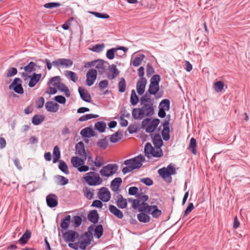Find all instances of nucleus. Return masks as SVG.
<instances>
[{
	"label": "nucleus",
	"mask_w": 250,
	"mask_h": 250,
	"mask_svg": "<svg viewBox=\"0 0 250 250\" xmlns=\"http://www.w3.org/2000/svg\"><path fill=\"white\" fill-rule=\"evenodd\" d=\"M80 133L84 137H90L94 136L93 130L89 127H86L82 129Z\"/></svg>",
	"instance_id": "72a5a7b5"
},
{
	"label": "nucleus",
	"mask_w": 250,
	"mask_h": 250,
	"mask_svg": "<svg viewBox=\"0 0 250 250\" xmlns=\"http://www.w3.org/2000/svg\"><path fill=\"white\" fill-rule=\"evenodd\" d=\"M194 208V206L193 203H190L188 204V207L187 208L185 211L184 216L188 215Z\"/></svg>",
	"instance_id": "338daca9"
},
{
	"label": "nucleus",
	"mask_w": 250,
	"mask_h": 250,
	"mask_svg": "<svg viewBox=\"0 0 250 250\" xmlns=\"http://www.w3.org/2000/svg\"><path fill=\"white\" fill-rule=\"evenodd\" d=\"M61 3L59 2H49L45 3L44 4L43 6L46 8H56L60 6H61Z\"/></svg>",
	"instance_id": "5fc2aeb1"
},
{
	"label": "nucleus",
	"mask_w": 250,
	"mask_h": 250,
	"mask_svg": "<svg viewBox=\"0 0 250 250\" xmlns=\"http://www.w3.org/2000/svg\"><path fill=\"white\" fill-rule=\"evenodd\" d=\"M83 236H82L80 238L78 239V242L74 243H69V246L75 250H78L79 248L84 250L86 247L90 245L91 239L85 235L84 238H83Z\"/></svg>",
	"instance_id": "6e6552de"
},
{
	"label": "nucleus",
	"mask_w": 250,
	"mask_h": 250,
	"mask_svg": "<svg viewBox=\"0 0 250 250\" xmlns=\"http://www.w3.org/2000/svg\"><path fill=\"white\" fill-rule=\"evenodd\" d=\"M122 182V180L121 178L118 177L115 178L111 183V189L114 191H117L119 189Z\"/></svg>",
	"instance_id": "a878e982"
},
{
	"label": "nucleus",
	"mask_w": 250,
	"mask_h": 250,
	"mask_svg": "<svg viewBox=\"0 0 250 250\" xmlns=\"http://www.w3.org/2000/svg\"><path fill=\"white\" fill-rule=\"evenodd\" d=\"M104 162L102 157L97 156L94 161L95 166L100 167L104 164Z\"/></svg>",
	"instance_id": "6e6d98bb"
},
{
	"label": "nucleus",
	"mask_w": 250,
	"mask_h": 250,
	"mask_svg": "<svg viewBox=\"0 0 250 250\" xmlns=\"http://www.w3.org/2000/svg\"><path fill=\"white\" fill-rule=\"evenodd\" d=\"M140 103L142 105L146 104L147 103H151L149 98L146 95L143 96L140 99Z\"/></svg>",
	"instance_id": "052dcab7"
},
{
	"label": "nucleus",
	"mask_w": 250,
	"mask_h": 250,
	"mask_svg": "<svg viewBox=\"0 0 250 250\" xmlns=\"http://www.w3.org/2000/svg\"><path fill=\"white\" fill-rule=\"evenodd\" d=\"M110 141L112 143H116L121 139V137H119L118 132L113 134L110 137Z\"/></svg>",
	"instance_id": "e2e57ef3"
},
{
	"label": "nucleus",
	"mask_w": 250,
	"mask_h": 250,
	"mask_svg": "<svg viewBox=\"0 0 250 250\" xmlns=\"http://www.w3.org/2000/svg\"><path fill=\"white\" fill-rule=\"evenodd\" d=\"M87 217L90 221L95 224L98 221L99 215L96 210H93L89 212Z\"/></svg>",
	"instance_id": "bb28decb"
},
{
	"label": "nucleus",
	"mask_w": 250,
	"mask_h": 250,
	"mask_svg": "<svg viewBox=\"0 0 250 250\" xmlns=\"http://www.w3.org/2000/svg\"><path fill=\"white\" fill-rule=\"evenodd\" d=\"M49 88L47 93L50 94H54L59 90L62 91V87L61 86V78L59 76H55L51 78L48 82Z\"/></svg>",
	"instance_id": "39448f33"
},
{
	"label": "nucleus",
	"mask_w": 250,
	"mask_h": 250,
	"mask_svg": "<svg viewBox=\"0 0 250 250\" xmlns=\"http://www.w3.org/2000/svg\"><path fill=\"white\" fill-rule=\"evenodd\" d=\"M83 179L85 182L90 186H97L100 185L103 180L99 174L95 172L87 173Z\"/></svg>",
	"instance_id": "423d86ee"
},
{
	"label": "nucleus",
	"mask_w": 250,
	"mask_h": 250,
	"mask_svg": "<svg viewBox=\"0 0 250 250\" xmlns=\"http://www.w3.org/2000/svg\"><path fill=\"white\" fill-rule=\"evenodd\" d=\"M61 158V151L59 147L56 146L54 147L53 151V163H56L59 161Z\"/></svg>",
	"instance_id": "c85d7f7f"
},
{
	"label": "nucleus",
	"mask_w": 250,
	"mask_h": 250,
	"mask_svg": "<svg viewBox=\"0 0 250 250\" xmlns=\"http://www.w3.org/2000/svg\"><path fill=\"white\" fill-rule=\"evenodd\" d=\"M141 108L144 116H151L154 114V109L151 103L143 105Z\"/></svg>",
	"instance_id": "6ab92c4d"
},
{
	"label": "nucleus",
	"mask_w": 250,
	"mask_h": 250,
	"mask_svg": "<svg viewBox=\"0 0 250 250\" xmlns=\"http://www.w3.org/2000/svg\"><path fill=\"white\" fill-rule=\"evenodd\" d=\"M119 91L120 92H124L126 89V83L124 78H122L118 84Z\"/></svg>",
	"instance_id": "49530a36"
},
{
	"label": "nucleus",
	"mask_w": 250,
	"mask_h": 250,
	"mask_svg": "<svg viewBox=\"0 0 250 250\" xmlns=\"http://www.w3.org/2000/svg\"><path fill=\"white\" fill-rule=\"evenodd\" d=\"M214 89L216 92H221L224 88V83L222 81H217L214 83Z\"/></svg>",
	"instance_id": "a18cd8bd"
},
{
	"label": "nucleus",
	"mask_w": 250,
	"mask_h": 250,
	"mask_svg": "<svg viewBox=\"0 0 250 250\" xmlns=\"http://www.w3.org/2000/svg\"><path fill=\"white\" fill-rule=\"evenodd\" d=\"M84 196L88 199H92L93 198V189L85 187L83 189Z\"/></svg>",
	"instance_id": "4c0bfd02"
},
{
	"label": "nucleus",
	"mask_w": 250,
	"mask_h": 250,
	"mask_svg": "<svg viewBox=\"0 0 250 250\" xmlns=\"http://www.w3.org/2000/svg\"><path fill=\"white\" fill-rule=\"evenodd\" d=\"M79 92L81 98L86 102H90L91 97L88 92L84 89L80 87L79 88Z\"/></svg>",
	"instance_id": "5701e85b"
},
{
	"label": "nucleus",
	"mask_w": 250,
	"mask_h": 250,
	"mask_svg": "<svg viewBox=\"0 0 250 250\" xmlns=\"http://www.w3.org/2000/svg\"><path fill=\"white\" fill-rule=\"evenodd\" d=\"M103 228L101 225H98L95 229L94 234L99 238L103 234Z\"/></svg>",
	"instance_id": "864d4df0"
},
{
	"label": "nucleus",
	"mask_w": 250,
	"mask_h": 250,
	"mask_svg": "<svg viewBox=\"0 0 250 250\" xmlns=\"http://www.w3.org/2000/svg\"><path fill=\"white\" fill-rule=\"evenodd\" d=\"M145 58V56L144 54H141L138 57L135 58L132 62L133 65L135 67L139 66L142 63Z\"/></svg>",
	"instance_id": "a19ab883"
},
{
	"label": "nucleus",
	"mask_w": 250,
	"mask_h": 250,
	"mask_svg": "<svg viewBox=\"0 0 250 250\" xmlns=\"http://www.w3.org/2000/svg\"><path fill=\"white\" fill-rule=\"evenodd\" d=\"M109 210L112 214L118 218L122 219L123 217V214L122 212L120 210L118 209L115 206L113 205H110L109 207Z\"/></svg>",
	"instance_id": "c756f323"
},
{
	"label": "nucleus",
	"mask_w": 250,
	"mask_h": 250,
	"mask_svg": "<svg viewBox=\"0 0 250 250\" xmlns=\"http://www.w3.org/2000/svg\"><path fill=\"white\" fill-rule=\"evenodd\" d=\"M127 202L126 199L124 198L122 195L117 197V205L119 208H125L127 207Z\"/></svg>",
	"instance_id": "cd10ccee"
},
{
	"label": "nucleus",
	"mask_w": 250,
	"mask_h": 250,
	"mask_svg": "<svg viewBox=\"0 0 250 250\" xmlns=\"http://www.w3.org/2000/svg\"><path fill=\"white\" fill-rule=\"evenodd\" d=\"M95 128L101 132L104 131L106 124L103 122H98L95 124Z\"/></svg>",
	"instance_id": "37998d69"
},
{
	"label": "nucleus",
	"mask_w": 250,
	"mask_h": 250,
	"mask_svg": "<svg viewBox=\"0 0 250 250\" xmlns=\"http://www.w3.org/2000/svg\"><path fill=\"white\" fill-rule=\"evenodd\" d=\"M108 69L109 73L107 75V77L109 79L113 80L119 75V72L115 65H114V64L109 65L108 64Z\"/></svg>",
	"instance_id": "a211bd4d"
},
{
	"label": "nucleus",
	"mask_w": 250,
	"mask_h": 250,
	"mask_svg": "<svg viewBox=\"0 0 250 250\" xmlns=\"http://www.w3.org/2000/svg\"><path fill=\"white\" fill-rule=\"evenodd\" d=\"M76 150L78 155L86 158V153L85 150L84 144L82 142H80L76 144Z\"/></svg>",
	"instance_id": "4be33fe9"
},
{
	"label": "nucleus",
	"mask_w": 250,
	"mask_h": 250,
	"mask_svg": "<svg viewBox=\"0 0 250 250\" xmlns=\"http://www.w3.org/2000/svg\"><path fill=\"white\" fill-rule=\"evenodd\" d=\"M139 101V99L136 94L134 90L131 91V97H130V102L132 105H136Z\"/></svg>",
	"instance_id": "3c124183"
},
{
	"label": "nucleus",
	"mask_w": 250,
	"mask_h": 250,
	"mask_svg": "<svg viewBox=\"0 0 250 250\" xmlns=\"http://www.w3.org/2000/svg\"><path fill=\"white\" fill-rule=\"evenodd\" d=\"M169 122L168 121H166L163 125V129L162 132V134L164 140L167 141L169 139V128L168 127Z\"/></svg>",
	"instance_id": "b1692460"
},
{
	"label": "nucleus",
	"mask_w": 250,
	"mask_h": 250,
	"mask_svg": "<svg viewBox=\"0 0 250 250\" xmlns=\"http://www.w3.org/2000/svg\"><path fill=\"white\" fill-rule=\"evenodd\" d=\"M160 81V77L158 75H155L152 76L150 80V83L154 84H159Z\"/></svg>",
	"instance_id": "bf43d9fd"
},
{
	"label": "nucleus",
	"mask_w": 250,
	"mask_h": 250,
	"mask_svg": "<svg viewBox=\"0 0 250 250\" xmlns=\"http://www.w3.org/2000/svg\"><path fill=\"white\" fill-rule=\"evenodd\" d=\"M141 181L147 186H151L153 184V181L149 178H144L141 179Z\"/></svg>",
	"instance_id": "774afa93"
},
{
	"label": "nucleus",
	"mask_w": 250,
	"mask_h": 250,
	"mask_svg": "<svg viewBox=\"0 0 250 250\" xmlns=\"http://www.w3.org/2000/svg\"><path fill=\"white\" fill-rule=\"evenodd\" d=\"M92 14L95 15L96 17L99 18L108 19L109 18V16L106 14L100 13L95 12H92Z\"/></svg>",
	"instance_id": "680f3d73"
},
{
	"label": "nucleus",
	"mask_w": 250,
	"mask_h": 250,
	"mask_svg": "<svg viewBox=\"0 0 250 250\" xmlns=\"http://www.w3.org/2000/svg\"><path fill=\"white\" fill-rule=\"evenodd\" d=\"M148 196L146 195H139L137 199L133 200L132 207L134 209H138L139 212L150 213L153 218H157L162 214V211L158 209L156 205H150L146 203Z\"/></svg>",
	"instance_id": "f257e3e1"
},
{
	"label": "nucleus",
	"mask_w": 250,
	"mask_h": 250,
	"mask_svg": "<svg viewBox=\"0 0 250 250\" xmlns=\"http://www.w3.org/2000/svg\"><path fill=\"white\" fill-rule=\"evenodd\" d=\"M89 66H94L99 74H103L105 72L109 63L103 60H97L88 63Z\"/></svg>",
	"instance_id": "1a4fd4ad"
},
{
	"label": "nucleus",
	"mask_w": 250,
	"mask_h": 250,
	"mask_svg": "<svg viewBox=\"0 0 250 250\" xmlns=\"http://www.w3.org/2000/svg\"><path fill=\"white\" fill-rule=\"evenodd\" d=\"M45 108L48 111L55 112L59 108V104L54 102H48L45 104Z\"/></svg>",
	"instance_id": "393cba45"
},
{
	"label": "nucleus",
	"mask_w": 250,
	"mask_h": 250,
	"mask_svg": "<svg viewBox=\"0 0 250 250\" xmlns=\"http://www.w3.org/2000/svg\"><path fill=\"white\" fill-rule=\"evenodd\" d=\"M17 73V70L16 68L12 67L7 70L6 76L7 77H12Z\"/></svg>",
	"instance_id": "13d9d810"
},
{
	"label": "nucleus",
	"mask_w": 250,
	"mask_h": 250,
	"mask_svg": "<svg viewBox=\"0 0 250 250\" xmlns=\"http://www.w3.org/2000/svg\"><path fill=\"white\" fill-rule=\"evenodd\" d=\"M37 64L32 62H30L27 65L23 67L24 72L21 73V76L25 79H27V78L30 77L29 74H30L32 72L36 71V67Z\"/></svg>",
	"instance_id": "ddd939ff"
},
{
	"label": "nucleus",
	"mask_w": 250,
	"mask_h": 250,
	"mask_svg": "<svg viewBox=\"0 0 250 250\" xmlns=\"http://www.w3.org/2000/svg\"><path fill=\"white\" fill-rule=\"evenodd\" d=\"M97 144L100 147H101L103 149H105L108 145L107 142L105 139L99 140Z\"/></svg>",
	"instance_id": "4d7b16f0"
},
{
	"label": "nucleus",
	"mask_w": 250,
	"mask_h": 250,
	"mask_svg": "<svg viewBox=\"0 0 250 250\" xmlns=\"http://www.w3.org/2000/svg\"><path fill=\"white\" fill-rule=\"evenodd\" d=\"M98 117V115H96V114H86V115L81 116L79 118V121H81V122H83V121H87L88 120H89V119H91L92 118H96Z\"/></svg>",
	"instance_id": "de8ad7c7"
},
{
	"label": "nucleus",
	"mask_w": 250,
	"mask_h": 250,
	"mask_svg": "<svg viewBox=\"0 0 250 250\" xmlns=\"http://www.w3.org/2000/svg\"><path fill=\"white\" fill-rule=\"evenodd\" d=\"M65 76L69 80L74 83H76L78 79L77 74L71 71H66L65 72Z\"/></svg>",
	"instance_id": "f704fd0d"
},
{
	"label": "nucleus",
	"mask_w": 250,
	"mask_h": 250,
	"mask_svg": "<svg viewBox=\"0 0 250 250\" xmlns=\"http://www.w3.org/2000/svg\"><path fill=\"white\" fill-rule=\"evenodd\" d=\"M82 218L79 216H74L72 220V227L74 228L79 227L82 223Z\"/></svg>",
	"instance_id": "c9c22d12"
},
{
	"label": "nucleus",
	"mask_w": 250,
	"mask_h": 250,
	"mask_svg": "<svg viewBox=\"0 0 250 250\" xmlns=\"http://www.w3.org/2000/svg\"><path fill=\"white\" fill-rule=\"evenodd\" d=\"M44 120V117L42 115H35L32 119V123L34 125H38L41 124Z\"/></svg>",
	"instance_id": "ea45409f"
},
{
	"label": "nucleus",
	"mask_w": 250,
	"mask_h": 250,
	"mask_svg": "<svg viewBox=\"0 0 250 250\" xmlns=\"http://www.w3.org/2000/svg\"><path fill=\"white\" fill-rule=\"evenodd\" d=\"M79 236L78 232L72 230L63 233V239L66 242H74L76 239H79Z\"/></svg>",
	"instance_id": "dca6fc26"
},
{
	"label": "nucleus",
	"mask_w": 250,
	"mask_h": 250,
	"mask_svg": "<svg viewBox=\"0 0 250 250\" xmlns=\"http://www.w3.org/2000/svg\"><path fill=\"white\" fill-rule=\"evenodd\" d=\"M141 213L138 214L137 215V219L138 220L143 223H148L150 221V216L145 213V212H141Z\"/></svg>",
	"instance_id": "473e14b6"
},
{
	"label": "nucleus",
	"mask_w": 250,
	"mask_h": 250,
	"mask_svg": "<svg viewBox=\"0 0 250 250\" xmlns=\"http://www.w3.org/2000/svg\"><path fill=\"white\" fill-rule=\"evenodd\" d=\"M154 72V68L152 66L148 63L146 65V74L147 76H150L153 74Z\"/></svg>",
	"instance_id": "69168bd1"
},
{
	"label": "nucleus",
	"mask_w": 250,
	"mask_h": 250,
	"mask_svg": "<svg viewBox=\"0 0 250 250\" xmlns=\"http://www.w3.org/2000/svg\"><path fill=\"white\" fill-rule=\"evenodd\" d=\"M146 82L147 81L145 78H140L136 84V89L138 94L141 95L144 93Z\"/></svg>",
	"instance_id": "f3484780"
},
{
	"label": "nucleus",
	"mask_w": 250,
	"mask_h": 250,
	"mask_svg": "<svg viewBox=\"0 0 250 250\" xmlns=\"http://www.w3.org/2000/svg\"><path fill=\"white\" fill-rule=\"evenodd\" d=\"M132 114L135 119H141L145 116L141 108L133 109Z\"/></svg>",
	"instance_id": "2f4dec72"
},
{
	"label": "nucleus",
	"mask_w": 250,
	"mask_h": 250,
	"mask_svg": "<svg viewBox=\"0 0 250 250\" xmlns=\"http://www.w3.org/2000/svg\"><path fill=\"white\" fill-rule=\"evenodd\" d=\"M104 47V43L102 44H97L94 45L91 49L93 52L99 53L102 51Z\"/></svg>",
	"instance_id": "603ef678"
},
{
	"label": "nucleus",
	"mask_w": 250,
	"mask_h": 250,
	"mask_svg": "<svg viewBox=\"0 0 250 250\" xmlns=\"http://www.w3.org/2000/svg\"><path fill=\"white\" fill-rule=\"evenodd\" d=\"M153 143L154 146L161 147L163 145L161 136L159 134H156L153 137Z\"/></svg>",
	"instance_id": "e433bc0d"
},
{
	"label": "nucleus",
	"mask_w": 250,
	"mask_h": 250,
	"mask_svg": "<svg viewBox=\"0 0 250 250\" xmlns=\"http://www.w3.org/2000/svg\"><path fill=\"white\" fill-rule=\"evenodd\" d=\"M117 51L116 48H112L108 50L106 53V57L109 60H112L115 57V52Z\"/></svg>",
	"instance_id": "8fccbe9b"
},
{
	"label": "nucleus",
	"mask_w": 250,
	"mask_h": 250,
	"mask_svg": "<svg viewBox=\"0 0 250 250\" xmlns=\"http://www.w3.org/2000/svg\"><path fill=\"white\" fill-rule=\"evenodd\" d=\"M196 141L194 138H192L190 140L188 149L191 150L193 154L195 155L196 154Z\"/></svg>",
	"instance_id": "58836bf2"
},
{
	"label": "nucleus",
	"mask_w": 250,
	"mask_h": 250,
	"mask_svg": "<svg viewBox=\"0 0 250 250\" xmlns=\"http://www.w3.org/2000/svg\"><path fill=\"white\" fill-rule=\"evenodd\" d=\"M71 161L73 166L80 172H85L89 169L87 166L84 165V161L78 157H73Z\"/></svg>",
	"instance_id": "9d476101"
},
{
	"label": "nucleus",
	"mask_w": 250,
	"mask_h": 250,
	"mask_svg": "<svg viewBox=\"0 0 250 250\" xmlns=\"http://www.w3.org/2000/svg\"><path fill=\"white\" fill-rule=\"evenodd\" d=\"M145 155L148 158L152 157L160 158L163 155V152L160 147H153L150 143H147L145 146Z\"/></svg>",
	"instance_id": "7ed1b4c3"
},
{
	"label": "nucleus",
	"mask_w": 250,
	"mask_h": 250,
	"mask_svg": "<svg viewBox=\"0 0 250 250\" xmlns=\"http://www.w3.org/2000/svg\"><path fill=\"white\" fill-rule=\"evenodd\" d=\"M31 232L29 230H26V231L23 234L22 236L19 239V242L21 245L26 244L28 239L30 238Z\"/></svg>",
	"instance_id": "7c9ffc66"
},
{
	"label": "nucleus",
	"mask_w": 250,
	"mask_h": 250,
	"mask_svg": "<svg viewBox=\"0 0 250 250\" xmlns=\"http://www.w3.org/2000/svg\"><path fill=\"white\" fill-rule=\"evenodd\" d=\"M46 203L50 208H54L58 205L57 197L53 194H50L46 197Z\"/></svg>",
	"instance_id": "aec40b11"
},
{
	"label": "nucleus",
	"mask_w": 250,
	"mask_h": 250,
	"mask_svg": "<svg viewBox=\"0 0 250 250\" xmlns=\"http://www.w3.org/2000/svg\"><path fill=\"white\" fill-rule=\"evenodd\" d=\"M159 174L167 183L172 181L171 175L176 174L175 168L171 165H169L167 167H163L158 171Z\"/></svg>",
	"instance_id": "20e7f679"
},
{
	"label": "nucleus",
	"mask_w": 250,
	"mask_h": 250,
	"mask_svg": "<svg viewBox=\"0 0 250 250\" xmlns=\"http://www.w3.org/2000/svg\"><path fill=\"white\" fill-rule=\"evenodd\" d=\"M41 77V74H36L35 73H33L32 76L30 75V77L29 78H30V81L28 83L29 86L30 87H34L39 81Z\"/></svg>",
	"instance_id": "412c9836"
},
{
	"label": "nucleus",
	"mask_w": 250,
	"mask_h": 250,
	"mask_svg": "<svg viewBox=\"0 0 250 250\" xmlns=\"http://www.w3.org/2000/svg\"><path fill=\"white\" fill-rule=\"evenodd\" d=\"M71 224L72 225V220L70 215H67L63 217V229H66Z\"/></svg>",
	"instance_id": "c03bdc74"
},
{
	"label": "nucleus",
	"mask_w": 250,
	"mask_h": 250,
	"mask_svg": "<svg viewBox=\"0 0 250 250\" xmlns=\"http://www.w3.org/2000/svg\"><path fill=\"white\" fill-rule=\"evenodd\" d=\"M97 76V72L96 69H90L87 72L86 77V84L88 86H91L93 84L96 80Z\"/></svg>",
	"instance_id": "4468645a"
},
{
	"label": "nucleus",
	"mask_w": 250,
	"mask_h": 250,
	"mask_svg": "<svg viewBox=\"0 0 250 250\" xmlns=\"http://www.w3.org/2000/svg\"><path fill=\"white\" fill-rule=\"evenodd\" d=\"M111 197V194L109 190L105 187H102L100 188L98 192V197L103 202H106L108 201Z\"/></svg>",
	"instance_id": "2eb2a0df"
},
{
	"label": "nucleus",
	"mask_w": 250,
	"mask_h": 250,
	"mask_svg": "<svg viewBox=\"0 0 250 250\" xmlns=\"http://www.w3.org/2000/svg\"><path fill=\"white\" fill-rule=\"evenodd\" d=\"M145 160L144 156L140 155L134 158L125 160L124 164L126 167L123 168L122 171L125 174L133 170L140 167L142 165V162Z\"/></svg>",
	"instance_id": "f03ea898"
},
{
	"label": "nucleus",
	"mask_w": 250,
	"mask_h": 250,
	"mask_svg": "<svg viewBox=\"0 0 250 250\" xmlns=\"http://www.w3.org/2000/svg\"><path fill=\"white\" fill-rule=\"evenodd\" d=\"M170 102L168 100H163L160 104L159 106L166 110H168L169 109Z\"/></svg>",
	"instance_id": "09e8293b"
},
{
	"label": "nucleus",
	"mask_w": 250,
	"mask_h": 250,
	"mask_svg": "<svg viewBox=\"0 0 250 250\" xmlns=\"http://www.w3.org/2000/svg\"><path fill=\"white\" fill-rule=\"evenodd\" d=\"M159 84L150 83L148 91L150 94L155 95L159 91Z\"/></svg>",
	"instance_id": "79ce46f5"
},
{
	"label": "nucleus",
	"mask_w": 250,
	"mask_h": 250,
	"mask_svg": "<svg viewBox=\"0 0 250 250\" xmlns=\"http://www.w3.org/2000/svg\"><path fill=\"white\" fill-rule=\"evenodd\" d=\"M9 87L10 89H13L18 94H22L23 93V89L21 85V80L19 78H15L12 83L10 84Z\"/></svg>",
	"instance_id": "f8f14e48"
},
{
	"label": "nucleus",
	"mask_w": 250,
	"mask_h": 250,
	"mask_svg": "<svg viewBox=\"0 0 250 250\" xmlns=\"http://www.w3.org/2000/svg\"><path fill=\"white\" fill-rule=\"evenodd\" d=\"M160 123L158 119L151 120L149 119L144 120L142 123V127L145 129L146 132L148 133L153 132Z\"/></svg>",
	"instance_id": "0eeeda50"
},
{
	"label": "nucleus",
	"mask_w": 250,
	"mask_h": 250,
	"mask_svg": "<svg viewBox=\"0 0 250 250\" xmlns=\"http://www.w3.org/2000/svg\"><path fill=\"white\" fill-rule=\"evenodd\" d=\"M117 170V167L115 164H108L101 169L100 173L103 176L109 177L113 175Z\"/></svg>",
	"instance_id": "9b49d317"
},
{
	"label": "nucleus",
	"mask_w": 250,
	"mask_h": 250,
	"mask_svg": "<svg viewBox=\"0 0 250 250\" xmlns=\"http://www.w3.org/2000/svg\"><path fill=\"white\" fill-rule=\"evenodd\" d=\"M138 188L136 187H131L128 189V193L131 195H136L138 192Z\"/></svg>",
	"instance_id": "0e129e2a"
}]
</instances>
